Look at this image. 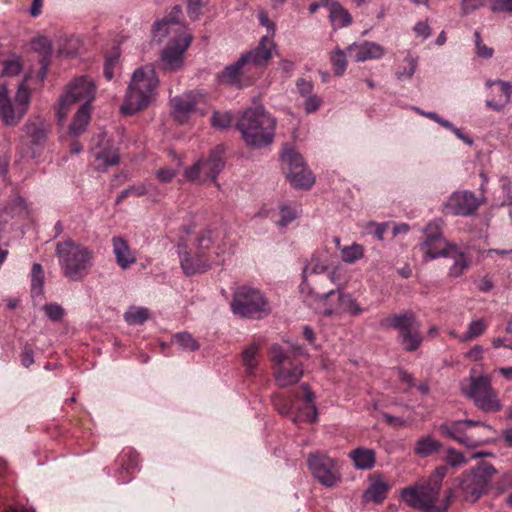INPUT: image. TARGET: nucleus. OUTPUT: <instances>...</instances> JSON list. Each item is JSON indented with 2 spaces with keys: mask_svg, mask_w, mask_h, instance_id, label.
Here are the masks:
<instances>
[{
  "mask_svg": "<svg viewBox=\"0 0 512 512\" xmlns=\"http://www.w3.org/2000/svg\"><path fill=\"white\" fill-rule=\"evenodd\" d=\"M182 8L176 5L169 16L157 21L153 28V37L158 42L168 39L160 55V66L165 71H178L184 65V54L192 42V35L181 22Z\"/></svg>",
  "mask_w": 512,
  "mask_h": 512,
  "instance_id": "obj_1",
  "label": "nucleus"
},
{
  "mask_svg": "<svg viewBox=\"0 0 512 512\" xmlns=\"http://www.w3.org/2000/svg\"><path fill=\"white\" fill-rule=\"evenodd\" d=\"M283 164L287 167L286 177L295 188L308 189L315 178L312 172L306 167L302 156L294 150H288L281 156Z\"/></svg>",
  "mask_w": 512,
  "mask_h": 512,
  "instance_id": "obj_13",
  "label": "nucleus"
},
{
  "mask_svg": "<svg viewBox=\"0 0 512 512\" xmlns=\"http://www.w3.org/2000/svg\"><path fill=\"white\" fill-rule=\"evenodd\" d=\"M231 115L228 112H213L211 125L216 129H226L231 125Z\"/></svg>",
  "mask_w": 512,
  "mask_h": 512,
  "instance_id": "obj_48",
  "label": "nucleus"
},
{
  "mask_svg": "<svg viewBox=\"0 0 512 512\" xmlns=\"http://www.w3.org/2000/svg\"><path fill=\"white\" fill-rule=\"evenodd\" d=\"M95 97V84L94 81L86 76L77 77L72 80L65 90V93L60 97L56 116L60 123H63L70 111V107L77 103L82 102L81 105H89Z\"/></svg>",
  "mask_w": 512,
  "mask_h": 512,
  "instance_id": "obj_8",
  "label": "nucleus"
},
{
  "mask_svg": "<svg viewBox=\"0 0 512 512\" xmlns=\"http://www.w3.org/2000/svg\"><path fill=\"white\" fill-rule=\"evenodd\" d=\"M445 461L452 467L462 466L467 463V459L463 453L457 451L454 448L447 449Z\"/></svg>",
  "mask_w": 512,
  "mask_h": 512,
  "instance_id": "obj_52",
  "label": "nucleus"
},
{
  "mask_svg": "<svg viewBox=\"0 0 512 512\" xmlns=\"http://www.w3.org/2000/svg\"><path fill=\"white\" fill-rule=\"evenodd\" d=\"M474 424L476 425H473L472 428L468 430V434L474 435V437L479 440V443L474 445V448H476L485 443H488L492 439L495 430L486 422L474 421Z\"/></svg>",
  "mask_w": 512,
  "mask_h": 512,
  "instance_id": "obj_36",
  "label": "nucleus"
},
{
  "mask_svg": "<svg viewBox=\"0 0 512 512\" xmlns=\"http://www.w3.org/2000/svg\"><path fill=\"white\" fill-rule=\"evenodd\" d=\"M276 120L263 107L247 109L237 123L245 143L262 148L272 143Z\"/></svg>",
  "mask_w": 512,
  "mask_h": 512,
  "instance_id": "obj_4",
  "label": "nucleus"
},
{
  "mask_svg": "<svg viewBox=\"0 0 512 512\" xmlns=\"http://www.w3.org/2000/svg\"><path fill=\"white\" fill-rule=\"evenodd\" d=\"M262 75L243 56L233 64L226 66L217 74V80L221 84L236 87L238 89L251 86Z\"/></svg>",
  "mask_w": 512,
  "mask_h": 512,
  "instance_id": "obj_11",
  "label": "nucleus"
},
{
  "mask_svg": "<svg viewBox=\"0 0 512 512\" xmlns=\"http://www.w3.org/2000/svg\"><path fill=\"white\" fill-rule=\"evenodd\" d=\"M151 185H148L146 183H141L139 185L131 186L121 192V194L117 198V202L122 201L124 198L133 195L136 197H141L145 194H147L150 190Z\"/></svg>",
  "mask_w": 512,
  "mask_h": 512,
  "instance_id": "obj_47",
  "label": "nucleus"
},
{
  "mask_svg": "<svg viewBox=\"0 0 512 512\" xmlns=\"http://www.w3.org/2000/svg\"><path fill=\"white\" fill-rule=\"evenodd\" d=\"M260 351L258 343H250L242 351V363L249 372H252L257 367V355Z\"/></svg>",
  "mask_w": 512,
  "mask_h": 512,
  "instance_id": "obj_39",
  "label": "nucleus"
},
{
  "mask_svg": "<svg viewBox=\"0 0 512 512\" xmlns=\"http://www.w3.org/2000/svg\"><path fill=\"white\" fill-rule=\"evenodd\" d=\"M491 10L493 12L501 13V12H512V0H492L491 1Z\"/></svg>",
  "mask_w": 512,
  "mask_h": 512,
  "instance_id": "obj_62",
  "label": "nucleus"
},
{
  "mask_svg": "<svg viewBox=\"0 0 512 512\" xmlns=\"http://www.w3.org/2000/svg\"><path fill=\"white\" fill-rule=\"evenodd\" d=\"M275 48V42L260 39L259 44L254 49L242 54L243 60H247L262 75L272 57V50Z\"/></svg>",
  "mask_w": 512,
  "mask_h": 512,
  "instance_id": "obj_22",
  "label": "nucleus"
},
{
  "mask_svg": "<svg viewBox=\"0 0 512 512\" xmlns=\"http://www.w3.org/2000/svg\"><path fill=\"white\" fill-rule=\"evenodd\" d=\"M29 104L30 92L24 83L20 84L13 102L6 85H0V118L5 125H17L26 114Z\"/></svg>",
  "mask_w": 512,
  "mask_h": 512,
  "instance_id": "obj_10",
  "label": "nucleus"
},
{
  "mask_svg": "<svg viewBox=\"0 0 512 512\" xmlns=\"http://www.w3.org/2000/svg\"><path fill=\"white\" fill-rule=\"evenodd\" d=\"M487 328V323L484 319H475L470 322L468 325L467 331L459 337L461 342H467L469 340L475 339L482 335Z\"/></svg>",
  "mask_w": 512,
  "mask_h": 512,
  "instance_id": "obj_42",
  "label": "nucleus"
},
{
  "mask_svg": "<svg viewBox=\"0 0 512 512\" xmlns=\"http://www.w3.org/2000/svg\"><path fill=\"white\" fill-rule=\"evenodd\" d=\"M31 50L39 54L42 68L46 70L52 52L51 42L46 37H37L31 41Z\"/></svg>",
  "mask_w": 512,
  "mask_h": 512,
  "instance_id": "obj_37",
  "label": "nucleus"
},
{
  "mask_svg": "<svg viewBox=\"0 0 512 512\" xmlns=\"http://www.w3.org/2000/svg\"><path fill=\"white\" fill-rule=\"evenodd\" d=\"M347 51L356 62L377 60L385 55V48L371 41L354 42L347 47Z\"/></svg>",
  "mask_w": 512,
  "mask_h": 512,
  "instance_id": "obj_23",
  "label": "nucleus"
},
{
  "mask_svg": "<svg viewBox=\"0 0 512 512\" xmlns=\"http://www.w3.org/2000/svg\"><path fill=\"white\" fill-rule=\"evenodd\" d=\"M92 156L94 165L98 171H105L111 166H115L120 161L118 149L108 139H101L99 143L93 147Z\"/></svg>",
  "mask_w": 512,
  "mask_h": 512,
  "instance_id": "obj_20",
  "label": "nucleus"
},
{
  "mask_svg": "<svg viewBox=\"0 0 512 512\" xmlns=\"http://www.w3.org/2000/svg\"><path fill=\"white\" fill-rule=\"evenodd\" d=\"M290 367L283 366L275 371V380L279 387H288L296 384L303 375L302 367L295 363H289Z\"/></svg>",
  "mask_w": 512,
  "mask_h": 512,
  "instance_id": "obj_30",
  "label": "nucleus"
},
{
  "mask_svg": "<svg viewBox=\"0 0 512 512\" xmlns=\"http://www.w3.org/2000/svg\"><path fill=\"white\" fill-rule=\"evenodd\" d=\"M23 131L33 147H42L48 140L49 123L40 116H33L23 126Z\"/></svg>",
  "mask_w": 512,
  "mask_h": 512,
  "instance_id": "obj_21",
  "label": "nucleus"
},
{
  "mask_svg": "<svg viewBox=\"0 0 512 512\" xmlns=\"http://www.w3.org/2000/svg\"><path fill=\"white\" fill-rule=\"evenodd\" d=\"M44 312L52 321H60L64 316V309L57 303L46 304Z\"/></svg>",
  "mask_w": 512,
  "mask_h": 512,
  "instance_id": "obj_55",
  "label": "nucleus"
},
{
  "mask_svg": "<svg viewBox=\"0 0 512 512\" xmlns=\"http://www.w3.org/2000/svg\"><path fill=\"white\" fill-rule=\"evenodd\" d=\"M322 4L329 11V19L334 29H341L352 23V17L348 10L336 0H322Z\"/></svg>",
  "mask_w": 512,
  "mask_h": 512,
  "instance_id": "obj_27",
  "label": "nucleus"
},
{
  "mask_svg": "<svg viewBox=\"0 0 512 512\" xmlns=\"http://www.w3.org/2000/svg\"><path fill=\"white\" fill-rule=\"evenodd\" d=\"M149 318V310L145 307L131 306L124 313V320L130 325L143 324Z\"/></svg>",
  "mask_w": 512,
  "mask_h": 512,
  "instance_id": "obj_41",
  "label": "nucleus"
},
{
  "mask_svg": "<svg viewBox=\"0 0 512 512\" xmlns=\"http://www.w3.org/2000/svg\"><path fill=\"white\" fill-rule=\"evenodd\" d=\"M111 242L113 254L119 267L126 270L136 262V256L125 238L122 236H114Z\"/></svg>",
  "mask_w": 512,
  "mask_h": 512,
  "instance_id": "obj_25",
  "label": "nucleus"
},
{
  "mask_svg": "<svg viewBox=\"0 0 512 512\" xmlns=\"http://www.w3.org/2000/svg\"><path fill=\"white\" fill-rule=\"evenodd\" d=\"M405 66L400 67L396 72V76L399 80L410 79L416 71L418 65V58L413 55H407L404 59Z\"/></svg>",
  "mask_w": 512,
  "mask_h": 512,
  "instance_id": "obj_44",
  "label": "nucleus"
},
{
  "mask_svg": "<svg viewBox=\"0 0 512 512\" xmlns=\"http://www.w3.org/2000/svg\"><path fill=\"white\" fill-rule=\"evenodd\" d=\"M340 252L342 260L346 263H354L364 255L363 246L356 243L340 248Z\"/></svg>",
  "mask_w": 512,
  "mask_h": 512,
  "instance_id": "obj_43",
  "label": "nucleus"
},
{
  "mask_svg": "<svg viewBox=\"0 0 512 512\" xmlns=\"http://www.w3.org/2000/svg\"><path fill=\"white\" fill-rule=\"evenodd\" d=\"M181 266L184 270V273L187 275H192L197 272H201L206 268L205 264H202L200 262L194 263L193 259L188 254H185L184 257L182 258Z\"/></svg>",
  "mask_w": 512,
  "mask_h": 512,
  "instance_id": "obj_49",
  "label": "nucleus"
},
{
  "mask_svg": "<svg viewBox=\"0 0 512 512\" xmlns=\"http://www.w3.org/2000/svg\"><path fill=\"white\" fill-rule=\"evenodd\" d=\"M487 85L491 88L492 95V97L486 101L487 106L497 111L501 110L510 101L512 85L509 82L500 80L487 82Z\"/></svg>",
  "mask_w": 512,
  "mask_h": 512,
  "instance_id": "obj_24",
  "label": "nucleus"
},
{
  "mask_svg": "<svg viewBox=\"0 0 512 512\" xmlns=\"http://www.w3.org/2000/svg\"><path fill=\"white\" fill-rule=\"evenodd\" d=\"M272 360L276 363L277 368L286 366V361L289 359L284 353L282 347L279 344L272 345L271 349Z\"/></svg>",
  "mask_w": 512,
  "mask_h": 512,
  "instance_id": "obj_56",
  "label": "nucleus"
},
{
  "mask_svg": "<svg viewBox=\"0 0 512 512\" xmlns=\"http://www.w3.org/2000/svg\"><path fill=\"white\" fill-rule=\"evenodd\" d=\"M188 14L192 19H197L202 7L206 6L209 0H187Z\"/></svg>",
  "mask_w": 512,
  "mask_h": 512,
  "instance_id": "obj_58",
  "label": "nucleus"
},
{
  "mask_svg": "<svg viewBox=\"0 0 512 512\" xmlns=\"http://www.w3.org/2000/svg\"><path fill=\"white\" fill-rule=\"evenodd\" d=\"M330 62L335 76L340 77L345 73L348 66V59L344 50L339 47L333 49L330 52Z\"/></svg>",
  "mask_w": 512,
  "mask_h": 512,
  "instance_id": "obj_38",
  "label": "nucleus"
},
{
  "mask_svg": "<svg viewBox=\"0 0 512 512\" xmlns=\"http://www.w3.org/2000/svg\"><path fill=\"white\" fill-rule=\"evenodd\" d=\"M400 343L407 352L416 351L423 342V335L420 331V324L412 329L402 332L400 335Z\"/></svg>",
  "mask_w": 512,
  "mask_h": 512,
  "instance_id": "obj_35",
  "label": "nucleus"
},
{
  "mask_svg": "<svg viewBox=\"0 0 512 512\" xmlns=\"http://www.w3.org/2000/svg\"><path fill=\"white\" fill-rule=\"evenodd\" d=\"M426 240L421 245V251L426 259L433 260L440 257H447L451 247L455 244L448 242L441 233L436 223H429L425 229Z\"/></svg>",
  "mask_w": 512,
  "mask_h": 512,
  "instance_id": "obj_16",
  "label": "nucleus"
},
{
  "mask_svg": "<svg viewBox=\"0 0 512 512\" xmlns=\"http://www.w3.org/2000/svg\"><path fill=\"white\" fill-rule=\"evenodd\" d=\"M349 458L359 470H370L375 466L376 453L373 449L358 447L349 453Z\"/></svg>",
  "mask_w": 512,
  "mask_h": 512,
  "instance_id": "obj_31",
  "label": "nucleus"
},
{
  "mask_svg": "<svg viewBox=\"0 0 512 512\" xmlns=\"http://www.w3.org/2000/svg\"><path fill=\"white\" fill-rule=\"evenodd\" d=\"M450 253L446 258L453 259V264L449 267L448 276L452 278L460 277L470 266V260L467 255L461 251L457 245L451 247Z\"/></svg>",
  "mask_w": 512,
  "mask_h": 512,
  "instance_id": "obj_32",
  "label": "nucleus"
},
{
  "mask_svg": "<svg viewBox=\"0 0 512 512\" xmlns=\"http://www.w3.org/2000/svg\"><path fill=\"white\" fill-rule=\"evenodd\" d=\"M461 391L483 413L495 414L503 410L504 405L499 392L492 386V381L487 375H470L469 384L462 386Z\"/></svg>",
  "mask_w": 512,
  "mask_h": 512,
  "instance_id": "obj_6",
  "label": "nucleus"
},
{
  "mask_svg": "<svg viewBox=\"0 0 512 512\" xmlns=\"http://www.w3.org/2000/svg\"><path fill=\"white\" fill-rule=\"evenodd\" d=\"M305 98L306 100L304 102V109L308 114L313 113L320 108L322 104L321 98L313 94Z\"/></svg>",
  "mask_w": 512,
  "mask_h": 512,
  "instance_id": "obj_61",
  "label": "nucleus"
},
{
  "mask_svg": "<svg viewBox=\"0 0 512 512\" xmlns=\"http://www.w3.org/2000/svg\"><path fill=\"white\" fill-rule=\"evenodd\" d=\"M172 115L180 124L188 121L190 116L198 110L200 104H205V96L201 93L190 91L171 100Z\"/></svg>",
  "mask_w": 512,
  "mask_h": 512,
  "instance_id": "obj_17",
  "label": "nucleus"
},
{
  "mask_svg": "<svg viewBox=\"0 0 512 512\" xmlns=\"http://www.w3.org/2000/svg\"><path fill=\"white\" fill-rule=\"evenodd\" d=\"M231 308L243 318L261 319L271 312L269 301L258 290L249 286L239 287L233 296Z\"/></svg>",
  "mask_w": 512,
  "mask_h": 512,
  "instance_id": "obj_7",
  "label": "nucleus"
},
{
  "mask_svg": "<svg viewBox=\"0 0 512 512\" xmlns=\"http://www.w3.org/2000/svg\"><path fill=\"white\" fill-rule=\"evenodd\" d=\"M280 215L281 218L278 224L284 227L297 218L298 210L296 208L283 205L280 208Z\"/></svg>",
  "mask_w": 512,
  "mask_h": 512,
  "instance_id": "obj_54",
  "label": "nucleus"
},
{
  "mask_svg": "<svg viewBox=\"0 0 512 512\" xmlns=\"http://www.w3.org/2000/svg\"><path fill=\"white\" fill-rule=\"evenodd\" d=\"M184 177L190 182L197 180L203 181V163L200 161V159L192 166L185 169Z\"/></svg>",
  "mask_w": 512,
  "mask_h": 512,
  "instance_id": "obj_51",
  "label": "nucleus"
},
{
  "mask_svg": "<svg viewBox=\"0 0 512 512\" xmlns=\"http://www.w3.org/2000/svg\"><path fill=\"white\" fill-rule=\"evenodd\" d=\"M90 110L89 105L79 107L68 130L71 136L78 137L85 132L90 122Z\"/></svg>",
  "mask_w": 512,
  "mask_h": 512,
  "instance_id": "obj_33",
  "label": "nucleus"
},
{
  "mask_svg": "<svg viewBox=\"0 0 512 512\" xmlns=\"http://www.w3.org/2000/svg\"><path fill=\"white\" fill-rule=\"evenodd\" d=\"M138 458V454L134 451H123L119 457L121 468L123 470L135 468L138 465Z\"/></svg>",
  "mask_w": 512,
  "mask_h": 512,
  "instance_id": "obj_50",
  "label": "nucleus"
},
{
  "mask_svg": "<svg viewBox=\"0 0 512 512\" xmlns=\"http://www.w3.org/2000/svg\"><path fill=\"white\" fill-rule=\"evenodd\" d=\"M398 377H399L400 382L402 384L406 385L404 392H408L412 388L416 387L414 376L411 373H409L407 370L399 368L398 369Z\"/></svg>",
  "mask_w": 512,
  "mask_h": 512,
  "instance_id": "obj_59",
  "label": "nucleus"
},
{
  "mask_svg": "<svg viewBox=\"0 0 512 512\" xmlns=\"http://www.w3.org/2000/svg\"><path fill=\"white\" fill-rule=\"evenodd\" d=\"M44 289V274L42 266L39 263H34L31 272V293L32 296H40L43 294Z\"/></svg>",
  "mask_w": 512,
  "mask_h": 512,
  "instance_id": "obj_40",
  "label": "nucleus"
},
{
  "mask_svg": "<svg viewBox=\"0 0 512 512\" xmlns=\"http://www.w3.org/2000/svg\"><path fill=\"white\" fill-rule=\"evenodd\" d=\"M475 425L473 420H456L444 422L440 425V432L458 443L468 447L474 448V445L479 443V440L474 435L468 434V430Z\"/></svg>",
  "mask_w": 512,
  "mask_h": 512,
  "instance_id": "obj_19",
  "label": "nucleus"
},
{
  "mask_svg": "<svg viewBox=\"0 0 512 512\" xmlns=\"http://www.w3.org/2000/svg\"><path fill=\"white\" fill-rule=\"evenodd\" d=\"M485 196L477 197L469 190L452 193L444 204L447 213L455 216H471L475 214L481 204L485 203Z\"/></svg>",
  "mask_w": 512,
  "mask_h": 512,
  "instance_id": "obj_15",
  "label": "nucleus"
},
{
  "mask_svg": "<svg viewBox=\"0 0 512 512\" xmlns=\"http://www.w3.org/2000/svg\"><path fill=\"white\" fill-rule=\"evenodd\" d=\"M313 476L325 487H334L341 481L337 461L327 454L311 453L307 458Z\"/></svg>",
  "mask_w": 512,
  "mask_h": 512,
  "instance_id": "obj_12",
  "label": "nucleus"
},
{
  "mask_svg": "<svg viewBox=\"0 0 512 512\" xmlns=\"http://www.w3.org/2000/svg\"><path fill=\"white\" fill-rule=\"evenodd\" d=\"M174 340L182 349L196 351L199 349V343L187 332H181L174 336Z\"/></svg>",
  "mask_w": 512,
  "mask_h": 512,
  "instance_id": "obj_46",
  "label": "nucleus"
},
{
  "mask_svg": "<svg viewBox=\"0 0 512 512\" xmlns=\"http://www.w3.org/2000/svg\"><path fill=\"white\" fill-rule=\"evenodd\" d=\"M442 448V443L431 435L420 437L414 445V453L420 457H428L438 453Z\"/></svg>",
  "mask_w": 512,
  "mask_h": 512,
  "instance_id": "obj_34",
  "label": "nucleus"
},
{
  "mask_svg": "<svg viewBox=\"0 0 512 512\" xmlns=\"http://www.w3.org/2000/svg\"><path fill=\"white\" fill-rule=\"evenodd\" d=\"M475 42H476V53L479 57L489 58L493 54L492 48L487 47L482 43L480 33L476 31L474 33Z\"/></svg>",
  "mask_w": 512,
  "mask_h": 512,
  "instance_id": "obj_60",
  "label": "nucleus"
},
{
  "mask_svg": "<svg viewBox=\"0 0 512 512\" xmlns=\"http://www.w3.org/2000/svg\"><path fill=\"white\" fill-rule=\"evenodd\" d=\"M296 87H297L298 93L302 97H307L309 95H312L313 83L311 81L306 80L304 78H300L296 82Z\"/></svg>",
  "mask_w": 512,
  "mask_h": 512,
  "instance_id": "obj_64",
  "label": "nucleus"
},
{
  "mask_svg": "<svg viewBox=\"0 0 512 512\" xmlns=\"http://www.w3.org/2000/svg\"><path fill=\"white\" fill-rule=\"evenodd\" d=\"M258 18L260 25L267 29V33L261 37V39L274 42V37L276 34L275 23L268 17L267 13L263 9L259 10Z\"/></svg>",
  "mask_w": 512,
  "mask_h": 512,
  "instance_id": "obj_45",
  "label": "nucleus"
},
{
  "mask_svg": "<svg viewBox=\"0 0 512 512\" xmlns=\"http://www.w3.org/2000/svg\"><path fill=\"white\" fill-rule=\"evenodd\" d=\"M177 175V171L173 168H160L156 171V177L158 180L162 183H169L171 182L175 176Z\"/></svg>",
  "mask_w": 512,
  "mask_h": 512,
  "instance_id": "obj_63",
  "label": "nucleus"
},
{
  "mask_svg": "<svg viewBox=\"0 0 512 512\" xmlns=\"http://www.w3.org/2000/svg\"><path fill=\"white\" fill-rule=\"evenodd\" d=\"M381 324L386 328L397 329L400 335L402 332L408 331L420 323L417 321L416 315L409 311L389 316L382 320Z\"/></svg>",
  "mask_w": 512,
  "mask_h": 512,
  "instance_id": "obj_29",
  "label": "nucleus"
},
{
  "mask_svg": "<svg viewBox=\"0 0 512 512\" xmlns=\"http://www.w3.org/2000/svg\"><path fill=\"white\" fill-rule=\"evenodd\" d=\"M497 471L488 462H481L469 473L463 475L461 491L466 501L475 502L489 490Z\"/></svg>",
  "mask_w": 512,
  "mask_h": 512,
  "instance_id": "obj_9",
  "label": "nucleus"
},
{
  "mask_svg": "<svg viewBox=\"0 0 512 512\" xmlns=\"http://www.w3.org/2000/svg\"><path fill=\"white\" fill-rule=\"evenodd\" d=\"M203 163V181H215L224 167L223 149L220 147L212 150L207 159H200Z\"/></svg>",
  "mask_w": 512,
  "mask_h": 512,
  "instance_id": "obj_26",
  "label": "nucleus"
},
{
  "mask_svg": "<svg viewBox=\"0 0 512 512\" xmlns=\"http://www.w3.org/2000/svg\"><path fill=\"white\" fill-rule=\"evenodd\" d=\"M302 388L305 391V401L307 403L311 404V407H310L311 415H307L305 420L310 421V422H315L317 420V408L314 404L315 395L307 384H303Z\"/></svg>",
  "mask_w": 512,
  "mask_h": 512,
  "instance_id": "obj_53",
  "label": "nucleus"
},
{
  "mask_svg": "<svg viewBox=\"0 0 512 512\" xmlns=\"http://www.w3.org/2000/svg\"><path fill=\"white\" fill-rule=\"evenodd\" d=\"M389 488L390 485L382 479L381 475L375 474L371 477L370 485L363 493V500L381 504L386 499Z\"/></svg>",
  "mask_w": 512,
  "mask_h": 512,
  "instance_id": "obj_28",
  "label": "nucleus"
},
{
  "mask_svg": "<svg viewBox=\"0 0 512 512\" xmlns=\"http://www.w3.org/2000/svg\"><path fill=\"white\" fill-rule=\"evenodd\" d=\"M158 85L159 79L153 65L137 68L132 74L120 112L134 115L145 109L155 98Z\"/></svg>",
  "mask_w": 512,
  "mask_h": 512,
  "instance_id": "obj_3",
  "label": "nucleus"
},
{
  "mask_svg": "<svg viewBox=\"0 0 512 512\" xmlns=\"http://www.w3.org/2000/svg\"><path fill=\"white\" fill-rule=\"evenodd\" d=\"M22 70V64L18 57L13 58L4 63L3 75L15 76L18 75Z\"/></svg>",
  "mask_w": 512,
  "mask_h": 512,
  "instance_id": "obj_57",
  "label": "nucleus"
},
{
  "mask_svg": "<svg viewBox=\"0 0 512 512\" xmlns=\"http://www.w3.org/2000/svg\"><path fill=\"white\" fill-rule=\"evenodd\" d=\"M447 466L435 468L426 484L410 486L402 489L401 498L410 507L424 512H446L449 506L451 493L446 500L438 504L442 481L447 475Z\"/></svg>",
  "mask_w": 512,
  "mask_h": 512,
  "instance_id": "obj_2",
  "label": "nucleus"
},
{
  "mask_svg": "<svg viewBox=\"0 0 512 512\" xmlns=\"http://www.w3.org/2000/svg\"><path fill=\"white\" fill-rule=\"evenodd\" d=\"M56 255L64 276L72 281L82 280L92 265L93 252L71 239L56 244Z\"/></svg>",
  "mask_w": 512,
  "mask_h": 512,
  "instance_id": "obj_5",
  "label": "nucleus"
},
{
  "mask_svg": "<svg viewBox=\"0 0 512 512\" xmlns=\"http://www.w3.org/2000/svg\"><path fill=\"white\" fill-rule=\"evenodd\" d=\"M323 298H335V303L327 307L323 312L327 316L341 315L343 313L359 316L364 311V308L350 294L329 290L323 294Z\"/></svg>",
  "mask_w": 512,
  "mask_h": 512,
  "instance_id": "obj_18",
  "label": "nucleus"
},
{
  "mask_svg": "<svg viewBox=\"0 0 512 512\" xmlns=\"http://www.w3.org/2000/svg\"><path fill=\"white\" fill-rule=\"evenodd\" d=\"M239 237L227 223H222L215 230H204L197 237L198 247L200 249H208L214 243L223 253L233 252L237 247Z\"/></svg>",
  "mask_w": 512,
  "mask_h": 512,
  "instance_id": "obj_14",
  "label": "nucleus"
}]
</instances>
